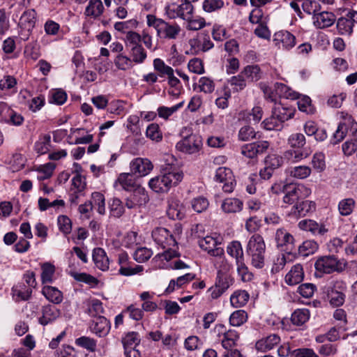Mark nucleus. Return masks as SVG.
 <instances>
[{
	"instance_id": "37",
	"label": "nucleus",
	"mask_w": 357,
	"mask_h": 357,
	"mask_svg": "<svg viewBox=\"0 0 357 357\" xmlns=\"http://www.w3.org/2000/svg\"><path fill=\"white\" fill-rule=\"evenodd\" d=\"M248 314L245 310L234 311L229 317V323L233 326H240L246 322Z\"/></svg>"
},
{
	"instance_id": "23",
	"label": "nucleus",
	"mask_w": 357,
	"mask_h": 357,
	"mask_svg": "<svg viewBox=\"0 0 357 357\" xmlns=\"http://www.w3.org/2000/svg\"><path fill=\"white\" fill-rule=\"evenodd\" d=\"M243 205V202L237 198H227L222 202L221 208L225 213H234L241 211Z\"/></svg>"
},
{
	"instance_id": "46",
	"label": "nucleus",
	"mask_w": 357,
	"mask_h": 357,
	"mask_svg": "<svg viewBox=\"0 0 357 357\" xmlns=\"http://www.w3.org/2000/svg\"><path fill=\"white\" fill-rule=\"evenodd\" d=\"M91 201L93 203V208L94 206H97L98 212L100 215L105 214V197L102 193L98 192L92 193Z\"/></svg>"
},
{
	"instance_id": "42",
	"label": "nucleus",
	"mask_w": 357,
	"mask_h": 357,
	"mask_svg": "<svg viewBox=\"0 0 357 357\" xmlns=\"http://www.w3.org/2000/svg\"><path fill=\"white\" fill-rule=\"evenodd\" d=\"M75 344L86 350L93 352L96 349V341L86 336H82L75 340Z\"/></svg>"
},
{
	"instance_id": "59",
	"label": "nucleus",
	"mask_w": 357,
	"mask_h": 357,
	"mask_svg": "<svg viewBox=\"0 0 357 357\" xmlns=\"http://www.w3.org/2000/svg\"><path fill=\"white\" fill-rule=\"evenodd\" d=\"M275 115L272 113L271 116L266 119L263 122L262 125L264 129L267 130H280L282 128L281 122H278V119L274 116Z\"/></svg>"
},
{
	"instance_id": "32",
	"label": "nucleus",
	"mask_w": 357,
	"mask_h": 357,
	"mask_svg": "<svg viewBox=\"0 0 357 357\" xmlns=\"http://www.w3.org/2000/svg\"><path fill=\"white\" fill-rule=\"evenodd\" d=\"M241 74H243L252 82L258 81L261 77V69L257 65L247 66L244 68Z\"/></svg>"
},
{
	"instance_id": "7",
	"label": "nucleus",
	"mask_w": 357,
	"mask_h": 357,
	"mask_svg": "<svg viewBox=\"0 0 357 357\" xmlns=\"http://www.w3.org/2000/svg\"><path fill=\"white\" fill-rule=\"evenodd\" d=\"M202 146V138L197 135H190L176 144V149L178 151L188 154L199 152Z\"/></svg>"
},
{
	"instance_id": "49",
	"label": "nucleus",
	"mask_w": 357,
	"mask_h": 357,
	"mask_svg": "<svg viewBox=\"0 0 357 357\" xmlns=\"http://www.w3.org/2000/svg\"><path fill=\"white\" fill-rule=\"evenodd\" d=\"M146 135L151 140L156 142L161 141L162 138L159 126L156 123H151L147 127Z\"/></svg>"
},
{
	"instance_id": "48",
	"label": "nucleus",
	"mask_w": 357,
	"mask_h": 357,
	"mask_svg": "<svg viewBox=\"0 0 357 357\" xmlns=\"http://www.w3.org/2000/svg\"><path fill=\"white\" fill-rule=\"evenodd\" d=\"M265 166L272 170H275L282 166V158L278 155L271 154L266 157L264 160Z\"/></svg>"
},
{
	"instance_id": "35",
	"label": "nucleus",
	"mask_w": 357,
	"mask_h": 357,
	"mask_svg": "<svg viewBox=\"0 0 357 357\" xmlns=\"http://www.w3.org/2000/svg\"><path fill=\"white\" fill-rule=\"evenodd\" d=\"M318 247V244L315 241H305L298 246V251L300 255L307 257L313 254Z\"/></svg>"
},
{
	"instance_id": "55",
	"label": "nucleus",
	"mask_w": 357,
	"mask_h": 357,
	"mask_svg": "<svg viewBox=\"0 0 357 357\" xmlns=\"http://www.w3.org/2000/svg\"><path fill=\"white\" fill-rule=\"evenodd\" d=\"M188 22L187 29L188 30L197 31L205 26L206 22L203 17H199L194 18L192 15L188 20H185Z\"/></svg>"
},
{
	"instance_id": "17",
	"label": "nucleus",
	"mask_w": 357,
	"mask_h": 357,
	"mask_svg": "<svg viewBox=\"0 0 357 357\" xmlns=\"http://www.w3.org/2000/svg\"><path fill=\"white\" fill-rule=\"evenodd\" d=\"M304 271L302 265L297 264L293 266L285 275V282L289 285H296L303 281Z\"/></svg>"
},
{
	"instance_id": "62",
	"label": "nucleus",
	"mask_w": 357,
	"mask_h": 357,
	"mask_svg": "<svg viewBox=\"0 0 357 357\" xmlns=\"http://www.w3.org/2000/svg\"><path fill=\"white\" fill-rule=\"evenodd\" d=\"M347 128L344 123H340L336 131L333 133V137L331 139V144H336L341 142L346 136Z\"/></svg>"
},
{
	"instance_id": "40",
	"label": "nucleus",
	"mask_w": 357,
	"mask_h": 357,
	"mask_svg": "<svg viewBox=\"0 0 357 357\" xmlns=\"http://www.w3.org/2000/svg\"><path fill=\"white\" fill-rule=\"evenodd\" d=\"M51 137L49 135H45L39 138L35 144V151L39 154L46 153L50 149Z\"/></svg>"
},
{
	"instance_id": "1",
	"label": "nucleus",
	"mask_w": 357,
	"mask_h": 357,
	"mask_svg": "<svg viewBox=\"0 0 357 357\" xmlns=\"http://www.w3.org/2000/svg\"><path fill=\"white\" fill-rule=\"evenodd\" d=\"M183 177L182 172H179L172 166L163 169L160 175L151 178L149 182V187L155 192H167L169 189L180 183Z\"/></svg>"
},
{
	"instance_id": "47",
	"label": "nucleus",
	"mask_w": 357,
	"mask_h": 357,
	"mask_svg": "<svg viewBox=\"0 0 357 357\" xmlns=\"http://www.w3.org/2000/svg\"><path fill=\"white\" fill-rule=\"evenodd\" d=\"M132 63L133 61L131 59V58L122 54H119L114 60V63L116 66L119 69L123 70H126L132 68Z\"/></svg>"
},
{
	"instance_id": "60",
	"label": "nucleus",
	"mask_w": 357,
	"mask_h": 357,
	"mask_svg": "<svg viewBox=\"0 0 357 357\" xmlns=\"http://www.w3.org/2000/svg\"><path fill=\"white\" fill-rule=\"evenodd\" d=\"M111 215L115 218L121 217L124 213L122 202L118 198H114L110 204Z\"/></svg>"
},
{
	"instance_id": "56",
	"label": "nucleus",
	"mask_w": 357,
	"mask_h": 357,
	"mask_svg": "<svg viewBox=\"0 0 357 357\" xmlns=\"http://www.w3.org/2000/svg\"><path fill=\"white\" fill-rule=\"evenodd\" d=\"M236 265L238 274L241 277L242 281H251L253 278V274L249 271L248 266L245 264L244 261H241V263L236 264Z\"/></svg>"
},
{
	"instance_id": "31",
	"label": "nucleus",
	"mask_w": 357,
	"mask_h": 357,
	"mask_svg": "<svg viewBox=\"0 0 357 357\" xmlns=\"http://www.w3.org/2000/svg\"><path fill=\"white\" fill-rule=\"evenodd\" d=\"M12 293L13 296H17L20 301H28L31 296L32 289L19 284L12 288Z\"/></svg>"
},
{
	"instance_id": "5",
	"label": "nucleus",
	"mask_w": 357,
	"mask_h": 357,
	"mask_svg": "<svg viewBox=\"0 0 357 357\" xmlns=\"http://www.w3.org/2000/svg\"><path fill=\"white\" fill-rule=\"evenodd\" d=\"M233 282L234 278L229 273L218 271L215 284L208 289L212 299H217L221 296Z\"/></svg>"
},
{
	"instance_id": "6",
	"label": "nucleus",
	"mask_w": 357,
	"mask_h": 357,
	"mask_svg": "<svg viewBox=\"0 0 357 357\" xmlns=\"http://www.w3.org/2000/svg\"><path fill=\"white\" fill-rule=\"evenodd\" d=\"M310 194V190L304 185L288 183L284 192L283 201L288 204H298Z\"/></svg>"
},
{
	"instance_id": "26",
	"label": "nucleus",
	"mask_w": 357,
	"mask_h": 357,
	"mask_svg": "<svg viewBox=\"0 0 357 357\" xmlns=\"http://www.w3.org/2000/svg\"><path fill=\"white\" fill-rule=\"evenodd\" d=\"M118 183L125 190H132L137 187L132 174L130 173L121 174L115 182L114 185L116 186Z\"/></svg>"
},
{
	"instance_id": "39",
	"label": "nucleus",
	"mask_w": 357,
	"mask_h": 357,
	"mask_svg": "<svg viewBox=\"0 0 357 357\" xmlns=\"http://www.w3.org/2000/svg\"><path fill=\"white\" fill-rule=\"evenodd\" d=\"M70 275L75 280L84 282L89 285L96 286L98 283V280L96 278L86 273L71 272Z\"/></svg>"
},
{
	"instance_id": "43",
	"label": "nucleus",
	"mask_w": 357,
	"mask_h": 357,
	"mask_svg": "<svg viewBox=\"0 0 357 357\" xmlns=\"http://www.w3.org/2000/svg\"><path fill=\"white\" fill-rule=\"evenodd\" d=\"M125 42L126 47L128 50L132 48V47H136L137 46L141 45L142 36L135 31H130L127 32L126 35Z\"/></svg>"
},
{
	"instance_id": "13",
	"label": "nucleus",
	"mask_w": 357,
	"mask_h": 357,
	"mask_svg": "<svg viewBox=\"0 0 357 357\" xmlns=\"http://www.w3.org/2000/svg\"><path fill=\"white\" fill-rule=\"evenodd\" d=\"M93 333L99 337L106 336L110 328L109 321L102 316H98L94 318L90 326Z\"/></svg>"
},
{
	"instance_id": "16",
	"label": "nucleus",
	"mask_w": 357,
	"mask_h": 357,
	"mask_svg": "<svg viewBox=\"0 0 357 357\" xmlns=\"http://www.w3.org/2000/svg\"><path fill=\"white\" fill-rule=\"evenodd\" d=\"M153 169L152 163L148 159L136 158L130 163L132 174H139L140 176L147 174Z\"/></svg>"
},
{
	"instance_id": "19",
	"label": "nucleus",
	"mask_w": 357,
	"mask_h": 357,
	"mask_svg": "<svg viewBox=\"0 0 357 357\" xmlns=\"http://www.w3.org/2000/svg\"><path fill=\"white\" fill-rule=\"evenodd\" d=\"M280 342V337L276 334H272L258 340L255 347L257 350L266 352L278 345Z\"/></svg>"
},
{
	"instance_id": "45",
	"label": "nucleus",
	"mask_w": 357,
	"mask_h": 357,
	"mask_svg": "<svg viewBox=\"0 0 357 357\" xmlns=\"http://www.w3.org/2000/svg\"><path fill=\"white\" fill-rule=\"evenodd\" d=\"M153 252L151 250L144 247L138 248L133 254L134 259L139 262L143 263L149 260L152 256Z\"/></svg>"
},
{
	"instance_id": "51",
	"label": "nucleus",
	"mask_w": 357,
	"mask_h": 357,
	"mask_svg": "<svg viewBox=\"0 0 357 357\" xmlns=\"http://www.w3.org/2000/svg\"><path fill=\"white\" fill-rule=\"evenodd\" d=\"M238 335L235 331H229L224 333V339L222 340V345L225 349L231 348L236 344L238 340Z\"/></svg>"
},
{
	"instance_id": "29",
	"label": "nucleus",
	"mask_w": 357,
	"mask_h": 357,
	"mask_svg": "<svg viewBox=\"0 0 357 357\" xmlns=\"http://www.w3.org/2000/svg\"><path fill=\"white\" fill-rule=\"evenodd\" d=\"M275 241L278 246L293 245L294 238L293 236L284 229H278L275 233Z\"/></svg>"
},
{
	"instance_id": "44",
	"label": "nucleus",
	"mask_w": 357,
	"mask_h": 357,
	"mask_svg": "<svg viewBox=\"0 0 357 357\" xmlns=\"http://www.w3.org/2000/svg\"><path fill=\"white\" fill-rule=\"evenodd\" d=\"M198 88L201 92L211 93L215 90V83L211 78L202 77L199 80Z\"/></svg>"
},
{
	"instance_id": "30",
	"label": "nucleus",
	"mask_w": 357,
	"mask_h": 357,
	"mask_svg": "<svg viewBox=\"0 0 357 357\" xmlns=\"http://www.w3.org/2000/svg\"><path fill=\"white\" fill-rule=\"evenodd\" d=\"M310 317L309 310L305 308L296 309L291 314V321L294 325L302 326L309 320Z\"/></svg>"
},
{
	"instance_id": "11",
	"label": "nucleus",
	"mask_w": 357,
	"mask_h": 357,
	"mask_svg": "<svg viewBox=\"0 0 357 357\" xmlns=\"http://www.w3.org/2000/svg\"><path fill=\"white\" fill-rule=\"evenodd\" d=\"M220 244L216 238L211 236H207L199 241V247L213 257L223 255L224 250L219 246Z\"/></svg>"
},
{
	"instance_id": "34",
	"label": "nucleus",
	"mask_w": 357,
	"mask_h": 357,
	"mask_svg": "<svg viewBox=\"0 0 357 357\" xmlns=\"http://www.w3.org/2000/svg\"><path fill=\"white\" fill-rule=\"evenodd\" d=\"M130 196L139 206L146 204L149 200V195L146 190L140 186L135 188Z\"/></svg>"
},
{
	"instance_id": "50",
	"label": "nucleus",
	"mask_w": 357,
	"mask_h": 357,
	"mask_svg": "<svg viewBox=\"0 0 357 357\" xmlns=\"http://www.w3.org/2000/svg\"><path fill=\"white\" fill-rule=\"evenodd\" d=\"M224 4L222 0H204L202 8L205 12L212 13L221 9Z\"/></svg>"
},
{
	"instance_id": "22",
	"label": "nucleus",
	"mask_w": 357,
	"mask_h": 357,
	"mask_svg": "<svg viewBox=\"0 0 357 357\" xmlns=\"http://www.w3.org/2000/svg\"><path fill=\"white\" fill-rule=\"evenodd\" d=\"M301 229L311 231L313 234H324L328 231V229L324 225H319L312 220H303L298 223Z\"/></svg>"
},
{
	"instance_id": "20",
	"label": "nucleus",
	"mask_w": 357,
	"mask_h": 357,
	"mask_svg": "<svg viewBox=\"0 0 357 357\" xmlns=\"http://www.w3.org/2000/svg\"><path fill=\"white\" fill-rule=\"evenodd\" d=\"M59 314V311L52 305H47L42 308V316L38 321L41 325L45 326L55 320Z\"/></svg>"
},
{
	"instance_id": "3",
	"label": "nucleus",
	"mask_w": 357,
	"mask_h": 357,
	"mask_svg": "<svg viewBox=\"0 0 357 357\" xmlns=\"http://www.w3.org/2000/svg\"><path fill=\"white\" fill-rule=\"evenodd\" d=\"M247 253L251 258L252 265L261 268L265 264L266 244L262 236L259 234L252 235L247 245Z\"/></svg>"
},
{
	"instance_id": "53",
	"label": "nucleus",
	"mask_w": 357,
	"mask_h": 357,
	"mask_svg": "<svg viewBox=\"0 0 357 357\" xmlns=\"http://www.w3.org/2000/svg\"><path fill=\"white\" fill-rule=\"evenodd\" d=\"M257 132L250 126L242 127L238 132V139L241 141H250L256 137Z\"/></svg>"
},
{
	"instance_id": "64",
	"label": "nucleus",
	"mask_w": 357,
	"mask_h": 357,
	"mask_svg": "<svg viewBox=\"0 0 357 357\" xmlns=\"http://www.w3.org/2000/svg\"><path fill=\"white\" fill-rule=\"evenodd\" d=\"M291 357H319L312 349L301 348L294 350L291 353Z\"/></svg>"
},
{
	"instance_id": "52",
	"label": "nucleus",
	"mask_w": 357,
	"mask_h": 357,
	"mask_svg": "<svg viewBox=\"0 0 357 357\" xmlns=\"http://www.w3.org/2000/svg\"><path fill=\"white\" fill-rule=\"evenodd\" d=\"M139 342L138 333L136 332H130L126 334V335L123 338L122 343L125 348V351L128 350V348L130 347L133 349L132 345H137Z\"/></svg>"
},
{
	"instance_id": "21",
	"label": "nucleus",
	"mask_w": 357,
	"mask_h": 357,
	"mask_svg": "<svg viewBox=\"0 0 357 357\" xmlns=\"http://www.w3.org/2000/svg\"><path fill=\"white\" fill-rule=\"evenodd\" d=\"M354 26L348 13L344 17H340L336 23L337 32L342 36H351L353 33Z\"/></svg>"
},
{
	"instance_id": "14",
	"label": "nucleus",
	"mask_w": 357,
	"mask_h": 357,
	"mask_svg": "<svg viewBox=\"0 0 357 357\" xmlns=\"http://www.w3.org/2000/svg\"><path fill=\"white\" fill-rule=\"evenodd\" d=\"M314 25L318 29L331 26L335 21V15L331 12H317L313 16Z\"/></svg>"
},
{
	"instance_id": "57",
	"label": "nucleus",
	"mask_w": 357,
	"mask_h": 357,
	"mask_svg": "<svg viewBox=\"0 0 357 357\" xmlns=\"http://www.w3.org/2000/svg\"><path fill=\"white\" fill-rule=\"evenodd\" d=\"M182 210V206H179L178 204L176 203H172L169 206V208L167 211V214L169 216V218L172 220H180L183 217Z\"/></svg>"
},
{
	"instance_id": "33",
	"label": "nucleus",
	"mask_w": 357,
	"mask_h": 357,
	"mask_svg": "<svg viewBox=\"0 0 357 357\" xmlns=\"http://www.w3.org/2000/svg\"><path fill=\"white\" fill-rule=\"evenodd\" d=\"M130 58L133 63H142L147 57V54L144 49L142 45L132 47L129 50Z\"/></svg>"
},
{
	"instance_id": "58",
	"label": "nucleus",
	"mask_w": 357,
	"mask_h": 357,
	"mask_svg": "<svg viewBox=\"0 0 357 357\" xmlns=\"http://www.w3.org/2000/svg\"><path fill=\"white\" fill-rule=\"evenodd\" d=\"M57 223L59 230L65 234H68L72 230V222L70 219L66 215H60L58 217Z\"/></svg>"
},
{
	"instance_id": "24",
	"label": "nucleus",
	"mask_w": 357,
	"mask_h": 357,
	"mask_svg": "<svg viewBox=\"0 0 357 357\" xmlns=\"http://www.w3.org/2000/svg\"><path fill=\"white\" fill-rule=\"evenodd\" d=\"M36 13L33 9L24 12L20 20V25L24 29L30 31L35 26Z\"/></svg>"
},
{
	"instance_id": "12",
	"label": "nucleus",
	"mask_w": 357,
	"mask_h": 357,
	"mask_svg": "<svg viewBox=\"0 0 357 357\" xmlns=\"http://www.w3.org/2000/svg\"><path fill=\"white\" fill-rule=\"evenodd\" d=\"M272 113L275 115L282 124L292 119L294 116L295 109L293 107L286 106L284 103H276L273 109Z\"/></svg>"
},
{
	"instance_id": "28",
	"label": "nucleus",
	"mask_w": 357,
	"mask_h": 357,
	"mask_svg": "<svg viewBox=\"0 0 357 357\" xmlns=\"http://www.w3.org/2000/svg\"><path fill=\"white\" fill-rule=\"evenodd\" d=\"M42 294L45 298L53 303L59 304L63 301V294L56 287L45 286L43 288Z\"/></svg>"
},
{
	"instance_id": "2",
	"label": "nucleus",
	"mask_w": 357,
	"mask_h": 357,
	"mask_svg": "<svg viewBox=\"0 0 357 357\" xmlns=\"http://www.w3.org/2000/svg\"><path fill=\"white\" fill-rule=\"evenodd\" d=\"M146 19L148 26L155 29L157 36L160 38L176 40L179 38L181 28L177 23L165 22L162 19L157 18L153 15H148Z\"/></svg>"
},
{
	"instance_id": "54",
	"label": "nucleus",
	"mask_w": 357,
	"mask_h": 357,
	"mask_svg": "<svg viewBox=\"0 0 357 357\" xmlns=\"http://www.w3.org/2000/svg\"><path fill=\"white\" fill-rule=\"evenodd\" d=\"M298 107L300 111L308 114L314 113L315 109L312 105L311 99L308 96H303L297 102Z\"/></svg>"
},
{
	"instance_id": "63",
	"label": "nucleus",
	"mask_w": 357,
	"mask_h": 357,
	"mask_svg": "<svg viewBox=\"0 0 357 357\" xmlns=\"http://www.w3.org/2000/svg\"><path fill=\"white\" fill-rule=\"evenodd\" d=\"M311 174V169L307 166L295 167L291 172V175L295 178L303 179L309 176Z\"/></svg>"
},
{
	"instance_id": "36",
	"label": "nucleus",
	"mask_w": 357,
	"mask_h": 357,
	"mask_svg": "<svg viewBox=\"0 0 357 357\" xmlns=\"http://www.w3.org/2000/svg\"><path fill=\"white\" fill-rule=\"evenodd\" d=\"M41 281L43 284L51 282L55 272V266L50 262H46L41 266Z\"/></svg>"
},
{
	"instance_id": "15",
	"label": "nucleus",
	"mask_w": 357,
	"mask_h": 357,
	"mask_svg": "<svg viewBox=\"0 0 357 357\" xmlns=\"http://www.w3.org/2000/svg\"><path fill=\"white\" fill-rule=\"evenodd\" d=\"M315 208L314 202L302 199L293 206L290 214L296 218L304 217L308 213L314 211Z\"/></svg>"
},
{
	"instance_id": "61",
	"label": "nucleus",
	"mask_w": 357,
	"mask_h": 357,
	"mask_svg": "<svg viewBox=\"0 0 357 357\" xmlns=\"http://www.w3.org/2000/svg\"><path fill=\"white\" fill-rule=\"evenodd\" d=\"M190 72L201 75L204 73V68L202 61L198 58H194L190 60L188 64Z\"/></svg>"
},
{
	"instance_id": "18",
	"label": "nucleus",
	"mask_w": 357,
	"mask_h": 357,
	"mask_svg": "<svg viewBox=\"0 0 357 357\" xmlns=\"http://www.w3.org/2000/svg\"><path fill=\"white\" fill-rule=\"evenodd\" d=\"M93 261L96 266L102 271L109 268V260L105 250L101 248H96L93 250Z\"/></svg>"
},
{
	"instance_id": "10",
	"label": "nucleus",
	"mask_w": 357,
	"mask_h": 357,
	"mask_svg": "<svg viewBox=\"0 0 357 357\" xmlns=\"http://www.w3.org/2000/svg\"><path fill=\"white\" fill-rule=\"evenodd\" d=\"M296 37L287 31H280L273 35L275 45L279 49L285 50L293 48L296 44Z\"/></svg>"
},
{
	"instance_id": "9",
	"label": "nucleus",
	"mask_w": 357,
	"mask_h": 357,
	"mask_svg": "<svg viewBox=\"0 0 357 357\" xmlns=\"http://www.w3.org/2000/svg\"><path fill=\"white\" fill-rule=\"evenodd\" d=\"M214 179L217 182L224 183L222 188L225 192H231L234 190L236 182L230 169L219 167L216 170Z\"/></svg>"
},
{
	"instance_id": "25",
	"label": "nucleus",
	"mask_w": 357,
	"mask_h": 357,
	"mask_svg": "<svg viewBox=\"0 0 357 357\" xmlns=\"http://www.w3.org/2000/svg\"><path fill=\"white\" fill-rule=\"evenodd\" d=\"M227 252L231 257L234 258L236 263L238 264L244 261L243 251L239 241H232L227 247Z\"/></svg>"
},
{
	"instance_id": "41",
	"label": "nucleus",
	"mask_w": 357,
	"mask_h": 357,
	"mask_svg": "<svg viewBox=\"0 0 357 357\" xmlns=\"http://www.w3.org/2000/svg\"><path fill=\"white\" fill-rule=\"evenodd\" d=\"M355 206V201L352 198H347L341 200L338 204V210L342 215H350Z\"/></svg>"
},
{
	"instance_id": "27",
	"label": "nucleus",
	"mask_w": 357,
	"mask_h": 357,
	"mask_svg": "<svg viewBox=\"0 0 357 357\" xmlns=\"http://www.w3.org/2000/svg\"><path fill=\"white\" fill-rule=\"evenodd\" d=\"M249 298L250 295L245 290H237L231 294L230 302L234 307L238 308L244 306Z\"/></svg>"
},
{
	"instance_id": "8",
	"label": "nucleus",
	"mask_w": 357,
	"mask_h": 357,
	"mask_svg": "<svg viewBox=\"0 0 357 357\" xmlns=\"http://www.w3.org/2000/svg\"><path fill=\"white\" fill-rule=\"evenodd\" d=\"M152 238L154 241L162 249H170L176 244V241L172 234L164 227H157L152 231Z\"/></svg>"
},
{
	"instance_id": "4",
	"label": "nucleus",
	"mask_w": 357,
	"mask_h": 357,
	"mask_svg": "<svg viewBox=\"0 0 357 357\" xmlns=\"http://www.w3.org/2000/svg\"><path fill=\"white\" fill-rule=\"evenodd\" d=\"M347 262L344 259H338L334 255H326L319 257L314 264L317 272L330 274L334 272L341 273L347 267Z\"/></svg>"
},
{
	"instance_id": "38",
	"label": "nucleus",
	"mask_w": 357,
	"mask_h": 357,
	"mask_svg": "<svg viewBox=\"0 0 357 357\" xmlns=\"http://www.w3.org/2000/svg\"><path fill=\"white\" fill-rule=\"evenodd\" d=\"M103 5L100 0L91 1L86 8V14L88 16L98 17L103 12Z\"/></svg>"
}]
</instances>
